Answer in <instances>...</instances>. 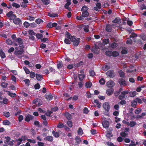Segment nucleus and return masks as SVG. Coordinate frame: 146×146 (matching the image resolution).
<instances>
[{
  "label": "nucleus",
  "mask_w": 146,
  "mask_h": 146,
  "mask_svg": "<svg viewBox=\"0 0 146 146\" xmlns=\"http://www.w3.org/2000/svg\"><path fill=\"white\" fill-rule=\"evenodd\" d=\"M103 107L106 111V112H104L105 115L108 116H109V114L108 113L110 110V104L108 102H105L103 104Z\"/></svg>",
  "instance_id": "obj_1"
},
{
  "label": "nucleus",
  "mask_w": 146,
  "mask_h": 146,
  "mask_svg": "<svg viewBox=\"0 0 146 146\" xmlns=\"http://www.w3.org/2000/svg\"><path fill=\"white\" fill-rule=\"evenodd\" d=\"M13 12L12 11L9 12L6 14L8 17L10 18V19L13 20L16 18V15L13 14Z\"/></svg>",
  "instance_id": "obj_2"
},
{
  "label": "nucleus",
  "mask_w": 146,
  "mask_h": 146,
  "mask_svg": "<svg viewBox=\"0 0 146 146\" xmlns=\"http://www.w3.org/2000/svg\"><path fill=\"white\" fill-rule=\"evenodd\" d=\"M129 92L128 90H125L122 92L121 95L119 96V98L120 100L124 98L125 95L128 94Z\"/></svg>",
  "instance_id": "obj_3"
},
{
  "label": "nucleus",
  "mask_w": 146,
  "mask_h": 146,
  "mask_svg": "<svg viewBox=\"0 0 146 146\" xmlns=\"http://www.w3.org/2000/svg\"><path fill=\"white\" fill-rule=\"evenodd\" d=\"M102 124L103 127L106 128H108L110 123L109 121L105 120L102 121Z\"/></svg>",
  "instance_id": "obj_4"
},
{
  "label": "nucleus",
  "mask_w": 146,
  "mask_h": 146,
  "mask_svg": "<svg viewBox=\"0 0 146 146\" xmlns=\"http://www.w3.org/2000/svg\"><path fill=\"white\" fill-rule=\"evenodd\" d=\"M34 118V116L30 114H28L27 116L25 119V121L29 122L30 120L33 119Z\"/></svg>",
  "instance_id": "obj_5"
},
{
  "label": "nucleus",
  "mask_w": 146,
  "mask_h": 146,
  "mask_svg": "<svg viewBox=\"0 0 146 146\" xmlns=\"http://www.w3.org/2000/svg\"><path fill=\"white\" fill-rule=\"evenodd\" d=\"M13 23L16 25H19L22 24L21 21L19 18H15L13 20Z\"/></svg>",
  "instance_id": "obj_6"
},
{
  "label": "nucleus",
  "mask_w": 146,
  "mask_h": 146,
  "mask_svg": "<svg viewBox=\"0 0 146 146\" xmlns=\"http://www.w3.org/2000/svg\"><path fill=\"white\" fill-rule=\"evenodd\" d=\"M121 20L119 17L115 18L112 20V22L114 23L119 24L121 23Z\"/></svg>",
  "instance_id": "obj_7"
},
{
  "label": "nucleus",
  "mask_w": 146,
  "mask_h": 146,
  "mask_svg": "<svg viewBox=\"0 0 146 146\" xmlns=\"http://www.w3.org/2000/svg\"><path fill=\"white\" fill-rule=\"evenodd\" d=\"M45 96L46 99L48 101L52 100L53 98L52 96L50 93L48 94H46Z\"/></svg>",
  "instance_id": "obj_8"
},
{
  "label": "nucleus",
  "mask_w": 146,
  "mask_h": 146,
  "mask_svg": "<svg viewBox=\"0 0 146 146\" xmlns=\"http://www.w3.org/2000/svg\"><path fill=\"white\" fill-rule=\"evenodd\" d=\"M6 92H7V94L9 96L12 98L15 97L16 96V94L15 93H12L11 92L8 91H6Z\"/></svg>",
  "instance_id": "obj_9"
},
{
  "label": "nucleus",
  "mask_w": 146,
  "mask_h": 146,
  "mask_svg": "<svg viewBox=\"0 0 146 146\" xmlns=\"http://www.w3.org/2000/svg\"><path fill=\"white\" fill-rule=\"evenodd\" d=\"M136 71V68L133 66H131L130 67V70H127L126 72H132L134 71Z\"/></svg>",
  "instance_id": "obj_10"
},
{
  "label": "nucleus",
  "mask_w": 146,
  "mask_h": 146,
  "mask_svg": "<svg viewBox=\"0 0 146 146\" xmlns=\"http://www.w3.org/2000/svg\"><path fill=\"white\" fill-rule=\"evenodd\" d=\"M36 78L38 81H41L43 79V76L42 75L37 73L36 74Z\"/></svg>",
  "instance_id": "obj_11"
},
{
  "label": "nucleus",
  "mask_w": 146,
  "mask_h": 146,
  "mask_svg": "<svg viewBox=\"0 0 146 146\" xmlns=\"http://www.w3.org/2000/svg\"><path fill=\"white\" fill-rule=\"evenodd\" d=\"M97 44V43H94V46H93L92 48V49L93 50L92 51L94 52H95L96 50L97 49H100V48L99 47L98 45V46Z\"/></svg>",
  "instance_id": "obj_12"
},
{
  "label": "nucleus",
  "mask_w": 146,
  "mask_h": 146,
  "mask_svg": "<svg viewBox=\"0 0 146 146\" xmlns=\"http://www.w3.org/2000/svg\"><path fill=\"white\" fill-rule=\"evenodd\" d=\"M102 50H103L104 51L106 52V55L110 56V50L108 48H103Z\"/></svg>",
  "instance_id": "obj_13"
},
{
  "label": "nucleus",
  "mask_w": 146,
  "mask_h": 146,
  "mask_svg": "<svg viewBox=\"0 0 146 146\" xmlns=\"http://www.w3.org/2000/svg\"><path fill=\"white\" fill-rule=\"evenodd\" d=\"M45 140L49 141L51 142L53 140V138L51 136H48L45 138Z\"/></svg>",
  "instance_id": "obj_14"
},
{
  "label": "nucleus",
  "mask_w": 146,
  "mask_h": 146,
  "mask_svg": "<svg viewBox=\"0 0 146 146\" xmlns=\"http://www.w3.org/2000/svg\"><path fill=\"white\" fill-rule=\"evenodd\" d=\"M119 83L120 85L123 86H125L127 84L126 81L123 79H120L119 82Z\"/></svg>",
  "instance_id": "obj_15"
},
{
  "label": "nucleus",
  "mask_w": 146,
  "mask_h": 146,
  "mask_svg": "<svg viewBox=\"0 0 146 146\" xmlns=\"http://www.w3.org/2000/svg\"><path fill=\"white\" fill-rule=\"evenodd\" d=\"M65 115L66 118L68 120H70L72 119V117L71 115L69 113H66L65 114Z\"/></svg>",
  "instance_id": "obj_16"
},
{
  "label": "nucleus",
  "mask_w": 146,
  "mask_h": 146,
  "mask_svg": "<svg viewBox=\"0 0 146 146\" xmlns=\"http://www.w3.org/2000/svg\"><path fill=\"white\" fill-rule=\"evenodd\" d=\"M73 44L75 46H78L80 43V38H77L76 40L73 42Z\"/></svg>",
  "instance_id": "obj_17"
},
{
  "label": "nucleus",
  "mask_w": 146,
  "mask_h": 146,
  "mask_svg": "<svg viewBox=\"0 0 146 146\" xmlns=\"http://www.w3.org/2000/svg\"><path fill=\"white\" fill-rule=\"evenodd\" d=\"M88 8L87 7L86 5L83 6L81 9V11L82 12H88Z\"/></svg>",
  "instance_id": "obj_18"
},
{
  "label": "nucleus",
  "mask_w": 146,
  "mask_h": 146,
  "mask_svg": "<svg viewBox=\"0 0 146 146\" xmlns=\"http://www.w3.org/2000/svg\"><path fill=\"white\" fill-rule=\"evenodd\" d=\"M136 124L137 123L136 122L132 120L131 121L130 123H129L128 126H129L131 127H133L135 126Z\"/></svg>",
  "instance_id": "obj_19"
},
{
  "label": "nucleus",
  "mask_w": 146,
  "mask_h": 146,
  "mask_svg": "<svg viewBox=\"0 0 146 146\" xmlns=\"http://www.w3.org/2000/svg\"><path fill=\"white\" fill-rule=\"evenodd\" d=\"M75 139L76 140V143L77 144V145L79 144L80 143L81 140L80 137L79 136H76Z\"/></svg>",
  "instance_id": "obj_20"
},
{
  "label": "nucleus",
  "mask_w": 146,
  "mask_h": 146,
  "mask_svg": "<svg viewBox=\"0 0 146 146\" xmlns=\"http://www.w3.org/2000/svg\"><path fill=\"white\" fill-rule=\"evenodd\" d=\"M52 134L55 137L58 138L60 136V135L57 132H55L54 130L52 131Z\"/></svg>",
  "instance_id": "obj_21"
},
{
  "label": "nucleus",
  "mask_w": 146,
  "mask_h": 146,
  "mask_svg": "<svg viewBox=\"0 0 146 146\" xmlns=\"http://www.w3.org/2000/svg\"><path fill=\"white\" fill-rule=\"evenodd\" d=\"M92 85V82H87L85 84V86L87 88H90Z\"/></svg>",
  "instance_id": "obj_22"
},
{
  "label": "nucleus",
  "mask_w": 146,
  "mask_h": 146,
  "mask_svg": "<svg viewBox=\"0 0 146 146\" xmlns=\"http://www.w3.org/2000/svg\"><path fill=\"white\" fill-rule=\"evenodd\" d=\"M85 76L84 74H79L78 75V77L79 80L80 81H82L83 80L84 78L85 77Z\"/></svg>",
  "instance_id": "obj_23"
},
{
  "label": "nucleus",
  "mask_w": 146,
  "mask_h": 146,
  "mask_svg": "<svg viewBox=\"0 0 146 146\" xmlns=\"http://www.w3.org/2000/svg\"><path fill=\"white\" fill-rule=\"evenodd\" d=\"M0 56L2 58H4L6 57L5 52L2 50L0 51Z\"/></svg>",
  "instance_id": "obj_24"
},
{
  "label": "nucleus",
  "mask_w": 146,
  "mask_h": 146,
  "mask_svg": "<svg viewBox=\"0 0 146 146\" xmlns=\"http://www.w3.org/2000/svg\"><path fill=\"white\" fill-rule=\"evenodd\" d=\"M63 66V64L62 61H59V62L58 63L57 66L58 69L62 68Z\"/></svg>",
  "instance_id": "obj_25"
},
{
  "label": "nucleus",
  "mask_w": 146,
  "mask_h": 146,
  "mask_svg": "<svg viewBox=\"0 0 146 146\" xmlns=\"http://www.w3.org/2000/svg\"><path fill=\"white\" fill-rule=\"evenodd\" d=\"M3 123L4 125H9L11 124L9 120H7L3 121Z\"/></svg>",
  "instance_id": "obj_26"
},
{
  "label": "nucleus",
  "mask_w": 146,
  "mask_h": 146,
  "mask_svg": "<svg viewBox=\"0 0 146 146\" xmlns=\"http://www.w3.org/2000/svg\"><path fill=\"white\" fill-rule=\"evenodd\" d=\"M65 125H64V123H62L61 122H60L58 125H57V127L59 128H62L63 127L64 128V126Z\"/></svg>",
  "instance_id": "obj_27"
},
{
  "label": "nucleus",
  "mask_w": 146,
  "mask_h": 146,
  "mask_svg": "<svg viewBox=\"0 0 146 146\" xmlns=\"http://www.w3.org/2000/svg\"><path fill=\"white\" fill-rule=\"evenodd\" d=\"M77 133L78 135H82L83 132L82 129L81 127H79L77 131Z\"/></svg>",
  "instance_id": "obj_28"
},
{
  "label": "nucleus",
  "mask_w": 146,
  "mask_h": 146,
  "mask_svg": "<svg viewBox=\"0 0 146 146\" xmlns=\"http://www.w3.org/2000/svg\"><path fill=\"white\" fill-rule=\"evenodd\" d=\"M42 2L44 5H47L50 3L49 0H40Z\"/></svg>",
  "instance_id": "obj_29"
},
{
  "label": "nucleus",
  "mask_w": 146,
  "mask_h": 146,
  "mask_svg": "<svg viewBox=\"0 0 146 146\" xmlns=\"http://www.w3.org/2000/svg\"><path fill=\"white\" fill-rule=\"evenodd\" d=\"M89 13L88 12H82V17H87L89 15Z\"/></svg>",
  "instance_id": "obj_30"
},
{
  "label": "nucleus",
  "mask_w": 146,
  "mask_h": 146,
  "mask_svg": "<svg viewBox=\"0 0 146 146\" xmlns=\"http://www.w3.org/2000/svg\"><path fill=\"white\" fill-rule=\"evenodd\" d=\"M24 50L23 49H20V50L15 51V52L17 54L21 55L23 52Z\"/></svg>",
  "instance_id": "obj_31"
},
{
  "label": "nucleus",
  "mask_w": 146,
  "mask_h": 146,
  "mask_svg": "<svg viewBox=\"0 0 146 146\" xmlns=\"http://www.w3.org/2000/svg\"><path fill=\"white\" fill-rule=\"evenodd\" d=\"M115 74L113 70H110V78H113L115 77Z\"/></svg>",
  "instance_id": "obj_32"
},
{
  "label": "nucleus",
  "mask_w": 146,
  "mask_h": 146,
  "mask_svg": "<svg viewBox=\"0 0 146 146\" xmlns=\"http://www.w3.org/2000/svg\"><path fill=\"white\" fill-rule=\"evenodd\" d=\"M136 93V92L135 91L130 92H129L130 96L133 97L135 96Z\"/></svg>",
  "instance_id": "obj_33"
},
{
  "label": "nucleus",
  "mask_w": 146,
  "mask_h": 146,
  "mask_svg": "<svg viewBox=\"0 0 146 146\" xmlns=\"http://www.w3.org/2000/svg\"><path fill=\"white\" fill-rule=\"evenodd\" d=\"M110 42V40L109 39H104L103 40V43L104 44H107L109 43Z\"/></svg>",
  "instance_id": "obj_34"
},
{
  "label": "nucleus",
  "mask_w": 146,
  "mask_h": 146,
  "mask_svg": "<svg viewBox=\"0 0 146 146\" xmlns=\"http://www.w3.org/2000/svg\"><path fill=\"white\" fill-rule=\"evenodd\" d=\"M110 68V66L106 65L102 67V69L105 71H107Z\"/></svg>",
  "instance_id": "obj_35"
},
{
  "label": "nucleus",
  "mask_w": 146,
  "mask_h": 146,
  "mask_svg": "<svg viewBox=\"0 0 146 146\" xmlns=\"http://www.w3.org/2000/svg\"><path fill=\"white\" fill-rule=\"evenodd\" d=\"M3 115L7 117H9L10 116V113L8 112H3Z\"/></svg>",
  "instance_id": "obj_36"
},
{
  "label": "nucleus",
  "mask_w": 146,
  "mask_h": 146,
  "mask_svg": "<svg viewBox=\"0 0 146 146\" xmlns=\"http://www.w3.org/2000/svg\"><path fill=\"white\" fill-rule=\"evenodd\" d=\"M29 34L30 35H35V36L36 33L34 32V31L32 30H29L28 31Z\"/></svg>",
  "instance_id": "obj_37"
},
{
  "label": "nucleus",
  "mask_w": 146,
  "mask_h": 146,
  "mask_svg": "<svg viewBox=\"0 0 146 146\" xmlns=\"http://www.w3.org/2000/svg\"><path fill=\"white\" fill-rule=\"evenodd\" d=\"M137 104V101L135 100H135H133L131 102V106L133 107H135L136 106Z\"/></svg>",
  "instance_id": "obj_38"
},
{
  "label": "nucleus",
  "mask_w": 146,
  "mask_h": 146,
  "mask_svg": "<svg viewBox=\"0 0 146 146\" xmlns=\"http://www.w3.org/2000/svg\"><path fill=\"white\" fill-rule=\"evenodd\" d=\"M35 36L36 38L38 39H40L43 37L42 35L40 33H37L36 34Z\"/></svg>",
  "instance_id": "obj_39"
},
{
  "label": "nucleus",
  "mask_w": 146,
  "mask_h": 146,
  "mask_svg": "<svg viewBox=\"0 0 146 146\" xmlns=\"http://www.w3.org/2000/svg\"><path fill=\"white\" fill-rule=\"evenodd\" d=\"M12 6L16 7L17 8H19L20 7V6L19 4L15 3H13L12 4Z\"/></svg>",
  "instance_id": "obj_40"
},
{
  "label": "nucleus",
  "mask_w": 146,
  "mask_h": 146,
  "mask_svg": "<svg viewBox=\"0 0 146 146\" xmlns=\"http://www.w3.org/2000/svg\"><path fill=\"white\" fill-rule=\"evenodd\" d=\"M119 73L120 75V76L121 77L123 78L125 76V74L121 70H120L118 72Z\"/></svg>",
  "instance_id": "obj_41"
},
{
  "label": "nucleus",
  "mask_w": 146,
  "mask_h": 146,
  "mask_svg": "<svg viewBox=\"0 0 146 146\" xmlns=\"http://www.w3.org/2000/svg\"><path fill=\"white\" fill-rule=\"evenodd\" d=\"M67 124L70 127H72V122L71 121H67Z\"/></svg>",
  "instance_id": "obj_42"
},
{
  "label": "nucleus",
  "mask_w": 146,
  "mask_h": 146,
  "mask_svg": "<svg viewBox=\"0 0 146 146\" xmlns=\"http://www.w3.org/2000/svg\"><path fill=\"white\" fill-rule=\"evenodd\" d=\"M89 26L88 25H86L84 26V29L85 32L87 33L89 32Z\"/></svg>",
  "instance_id": "obj_43"
},
{
  "label": "nucleus",
  "mask_w": 146,
  "mask_h": 146,
  "mask_svg": "<svg viewBox=\"0 0 146 146\" xmlns=\"http://www.w3.org/2000/svg\"><path fill=\"white\" fill-rule=\"evenodd\" d=\"M119 54L118 52L116 51H114L112 53V56L114 57H116L118 56Z\"/></svg>",
  "instance_id": "obj_44"
},
{
  "label": "nucleus",
  "mask_w": 146,
  "mask_h": 146,
  "mask_svg": "<svg viewBox=\"0 0 146 146\" xmlns=\"http://www.w3.org/2000/svg\"><path fill=\"white\" fill-rule=\"evenodd\" d=\"M42 20L40 19H38L36 20L35 22L38 24H39L41 22H43Z\"/></svg>",
  "instance_id": "obj_45"
},
{
  "label": "nucleus",
  "mask_w": 146,
  "mask_h": 146,
  "mask_svg": "<svg viewBox=\"0 0 146 146\" xmlns=\"http://www.w3.org/2000/svg\"><path fill=\"white\" fill-rule=\"evenodd\" d=\"M99 82L101 84L103 85L105 84V81L103 78H102L99 80Z\"/></svg>",
  "instance_id": "obj_46"
},
{
  "label": "nucleus",
  "mask_w": 146,
  "mask_h": 146,
  "mask_svg": "<svg viewBox=\"0 0 146 146\" xmlns=\"http://www.w3.org/2000/svg\"><path fill=\"white\" fill-rule=\"evenodd\" d=\"M23 68L25 73L27 74H28L30 73V72L29 71V69H28L26 67L24 66L23 67Z\"/></svg>",
  "instance_id": "obj_47"
},
{
  "label": "nucleus",
  "mask_w": 146,
  "mask_h": 146,
  "mask_svg": "<svg viewBox=\"0 0 146 146\" xmlns=\"http://www.w3.org/2000/svg\"><path fill=\"white\" fill-rule=\"evenodd\" d=\"M83 112L84 113L87 114L89 112V110L86 107H85L83 110Z\"/></svg>",
  "instance_id": "obj_48"
},
{
  "label": "nucleus",
  "mask_w": 146,
  "mask_h": 146,
  "mask_svg": "<svg viewBox=\"0 0 146 146\" xmlns=\"http://www.w3.org/2000/svg\"><path fill=\"white\" fill-rule=\"evenodd\" d=\"M30 73V77L32 78H34L36 76V74L35 72H31Z\"/></svg>",
  "instance_id": "obj_49"
},
{
  "label": "nucleus",
  "mask_w": 146,
  "mask_h": 146,
  "mask_svg": "<svg viewBox=\"0 0 146 146\" xmlns=\"http://www.w3.org/2000/svg\"><path fill=\"white\" fill-rule=\"evenodd\" d=\"M65 35H66L65 36L68 39L70 38V36L71 35V34L70 33L68 32L67 31H66L65 33Z\"/></svg>",
  "instance_id": "obj_50"
},
{
  "label": "nucleus",
  "mask_w": 146,
  "mask_h": 146,
  "mask_svg": "<svg viewBox=\"0 0 146 146\" xmlns=\"http://www.w3.org/2000/svg\"><path fill=\"white\" fill-rule=\"evenodd\" d=\"M30 23L27 21L25 22L23 24L24 26L26 28L29 27L30 26Z\"/></svg>",
  "instance_id": "obj_51"
},
{
  "label": "nucleus",
  "mask_w": 146,
  "mask_h": 146,
  "mask_svg": "<svg viewBox=\"0 0 146 146\" xmlns=\"http://www.w3.org/2000/svg\"><path fill=\"white\" fill-rule=\"evenodd\" d=\"M11 79L15 82H16L17 79L16 77L13 74L11 75Z\"/></svg>",
  "instance_id": "obj_52"
},
{
  "label": "nucleus",
  "mask_w": 146,
  "mask_h": 146,
  "mask_svg": "<svg viewBox=\"0 0 146 146\" xmlns=\"http://www.w3.org/2000/svg\"><path fill=\"white\" fill-rule=\"evenodd\" d=\"M90 75L91 76H94L95 75V73L93 70H90L89 71Z\"/></svg>",
  "instance_id": "obj_53"
},
{
  "label": "nucleus",
  "mask_w": 146,
  "mask_h": 146,
  "mask_svg": "<svg viewBox=\"0 0 146 146\" xmlns=\"http://www.w3.org/2000/svg\"><path fill=\"white\" fill-rule=\"evenodd\" d=\"M5 139H6V140L4 141V142L5 143V141L7 143L9 142L10 141L11 139V138L9 136L5 137Z\"/></svg>",
  "instance_id": "obj_54"
},
{
  "label": "nucleus",
  "mask_w": 146,
  "mask_h": 146,
  "mask_svg": "<svg viewBox=\"0 0 146 146\" xmlns=\"http://www.w3.org/2000/svg\"><path fill=\"white\" fill-rule=\"evenodd\" d=\"M141 110V109L140 108H139L135 111V112L136 114H138L140 113Z\"/></svg>",
  "instance_id": "obj_55"
},
{
  "label": "nucleus",
  "mask_w": 146,
  "mask_h": 146,
  "mask_svg": "<svg viewBox=\"0 0 146 146\" xmlns=\"http://www.w3.org/2000/svg\"><path fill=\"white\" fill-rule=\"evenodd\" d=\"M69 39H68V38H65L64 40V42L66 44H70V42Z\"/></svg>",
  "instance_id": "obj_56"
},
{
  "label": "nucleus",
  "mask_w": 146,
  "mask_h": 146,
  "mask_svg": "<svg viewBox=\"0 0 146 146\" xmlns=\"http://www.w3.org/2000/svg\"><path fill=\"white\" fill-rule=\"evenodd\" d=\"M8 83H5V82H2L1 83V85L3 88H6L7 87Z\"/></svg>",
  "instance_id": "obj_57"
},
{
  "label": "nucleus",
  "mask_w": 146,
  "mask_h": 146,
  "mask_svg": "<svg viewBox=\"0 0 146 146\" xmlns=\"http://www.w3.org/2000/svg\"><path fill=\"white\" fill-rule=\"evenodd\" d=\"M76 19L77 20L80 21H82L84 19V17L81 16H77L76 17Z\"/></svg>",
  "instance_id": "obj_58"
},
{
  "label": "nucleus",
  "mask_w": 146,
  "mask_h": 146,
  "mask_svg": "<svg viewBox=\"0 0 146 146\" xmlns=\"http://www.w3.org/2000/svg\"><path fill=\"white\" fill-rule=\"evenodd\" d=\"M76 37L75 36H71L70 39V41L73 42L76 40Z\"/></svg>",
  "instance_id": "obj_59"
},
{
  "label": "nucleus",
  "mask_w": 146,
  "mask_h": 146,
  "mask_svg": "<svg viewBox=\"0 0 146 146\" xmlns=\"http://www.w3.org/2000/svg\"><path fill=\"white\" fill-rule=\"evenodd\" d=\"M35 17L32 16H29L27 17V19L30 21H34L35 20Z\"/></svg>",
  "instance_id": "obj_60"
},
{
  "label": "nucleus",
  "mask_w": 146,
  "mask_h": 146,
  "mask_svg": "<svg viewBox=\"0 0 146 146\" xmlns=\"http://www.w3.org/2000/svg\"><path fill=\"white\" fill-rule=\"evenodd\" d=\"M40 85L39 83L36 84L34 86V88L36 89H39L40 88Z\"/></svg>",
  "instance_id": "obj_61"
},
{
  "label": "nucleus",
  "mask_w": 146,
  "mask_h": 146,
  "mask_svg": "<svg viewBox=\"0 0 146 146\" xmlns=\"http://www.w3.org/2000/svg\"><path fill=\"white\" fill-rule=\"evenodd\" d=\"M3 103L5 104H7L8 103V100L6 98H4L3 100Z\"/></svg>",
  "instance_id": "obj_62"
},
{
  "label": "nucleus",
  "mask_w": 146,
  "mask_h": 146,
  "mask_svg": "<svg viewBox=\"0 0 146 146\" xmlns=\"http://www.w3.org/2000/svg\"><path fill=\"white\" fill-rule=\"evenodd\" d=\"M23 119V116L22 115H20L18 117V120L20 122H21V121Z\"/></svg>",
  "instance_id": "obj_63"
},
{
  "label": "nucleus",
  "mask_w": 146,
  "mask_h": 146,
  "mask_svg": "<svg viewBox=\"0 0 146 146\" xmlns=\"http://www.w3.org/2000/svg\"><path fill=\"white\" fill-rule=\"evenodd\" d=\"M24 82L25 83V84L28 85H29L30 80L28 79H26L24 80Z\"/></svg>",
  "instance_id": "obj_64"
}]
</instances>
